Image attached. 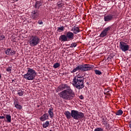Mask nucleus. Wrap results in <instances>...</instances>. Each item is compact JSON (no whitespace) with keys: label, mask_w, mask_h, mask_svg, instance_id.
Instances as JSON below:
<instances>
[{"label":"nucleus","mask_w":131,"mask_h":131,"mask_svg":"<svg viewBox=\"0 0 131 131\" xmlns=\"http://www.w3.org/2000/svg\"><path fill=\"white\" fill-rule=\"evenodd\" d=\"M62 91L58 94L59 97L63 100H72L75 97L74 91L71 89L70 86L67 84H60L57 89V92Z\"/></svg>","instance_id":"1"},{"label":"nucleus","mask_w":131,"mask_h":131,"mask_svg":"<svg viewBox=\"0 0 131 131\" xmlns=\"http://www.w3.org/2000/svg\"><path fill=\"white\" fill-rule=\"evenodd\" d=\"M64 114L67 119H70L72 117L75 120H79V119H82L84 117V114L76 110H72L71 113L69 111H66Z\"/></svg>","instance_id":"2"},{"label":"nucleus","mask_w":131,"mask_h":131,"mask_svg":"<svg viewBox=\"0 0 131 131\" xmlns=\"http://www.w3.org/2000/svg\"><path fill=\"white\" fill-rule=\"evenodd\" d=\"M72 84L77 90H82L84 88V78L77 75L74 77Z\"/></svg>","instance_id":"3"},{"label":"nucleus","mask_w":131,"mask_h":131,"mask_svg":"<svg viewBox=\"0 0 131 131\" xmlns=\"http://www.w3.org/2000/svg\"><path fill=\"white\" fill-rule=\"evenodd\" d=\"M94 68V66L90 64H79L76 68L71 71V73H74L76 71H89Z\"/></svg>","instance_id":"4"},{"label":"nucleus","mask_w":131,"mask_h":131,"mask_svg":"<svg viewBox=\"0 0 131 131\" xmlns=\"http://www.w3.org/2000/svg\"><path fill=\"white\" fill-rule=\"evenodd\" d=\"M27 74L23 76L24 79H26L27 80H34L35 76H36V72H35V70L30 68H27Z\"/></svg>","instance_id":"5"},{"label":"nucleus","mask_w":131,"mask_h":131,"mask_svg":"<svg viewBox=\"0 0 131 131\" xmlns=\"http://www.w3.org/2000/svg\"><path fill=\"white\" fill-rule=\"evenodd\" d=\"M29 45L31 47H35L40 42V39L37 35H31L29 40Z\"/></svg>","instance_id":"6"},{"label":"nucleus","mask_w":131,"mask_h":131,"mask_svg":"<svg viewBox=\"0 0 131 131\" xmlns=\"http://www.w3.org/2000/svg\"><path fill=\"white\" fill-rule=\"evenodd\" d=\"M119 47L122 52H126L129 50V46L123 41L120 42Z\"/></svg>","instance_id":"7"},{"label":"nucleus","mask_w":131,"mask_h":131,"mask_svg":"<svg viewBox=\"0 0 131 131\" xmlns=\"http://www.w3.org/2000/svg\"><path fill=\"white\" fill-rule=\"evenodd\" d=\"M32 18L34 20H36L39 17V11L38 10H34L31 13Z\"/></svg>","instance_id":"8"},{"label":"nucleus","mask_w":131,"mask_h":131,"mask_svg":"<svg viewBox=\"0 0 131 131\" xmlns=\"http://www.w3.org/2000/svg\"><path fill=\"white\" fill-rule=\"evenodd\" d=\"M111 29V27H108L107 28H105L103 31L100 34V37H105L107 35L108 31Z\"/></svg>","instance_id":"9"},{"label":"nucleus","mask_w":131,"mask_h":131,"mask_svg":"<svg viewBox=\"0 0 131 131\" xmlns=\"http://www.w3.org/2000/svg\"><path fill=\"white\" fill-rule=\"evenodd\" d=\"M66 35L68 40H72L74 38V33L70 31L67 32Z\"/></svg>","instance_id":"10"},{"label":"nucleus","mask_w":131,"mask_h":131,"mask_svg":"<svg viewBox=\"0 0 131 131\" xmlns=\"http://www.w3.org/2000/svg\"><path fill=\"white\" fill-rule=\"evenodd\" d=\"M104 20L105 22H110L113 20V15L108 14L107 15L104 16Z\"/></svg>","instance_id":"11"},{"label":"nucleus","mask_w":131,"mask_h":131,"mask_svg":"<svg viewBox=\"0 0 131 131\" xmlns=\"http://www.w3.org/2000/svg\"><path fill=\"white\" fill-rule=\"evenodd\" d=\"M6 55H9V56H13V55H15L16 54V51L12 50V49H8L5 52Z\"/></svg>","instance_id":"12"},{"label":"nucleus","mask_w":131,"mask_h":131,"mask_svg":"<svg viewBox=\"0 0 131 131\" xmlns=\"http://www.w3.org/2000/svg\"><path fill=\"white\" fill-rule=\"evenodd\" d=\"M71 31H73L74 34H77V33H79V32H80V29H79V28L76 26H74L72 30Z\"/></svg>","instance_id":"13"},{"label":"nucleus","mask_w":131,"mask_h":131,"mask_svg":"<svg viewBox=\"0 0 131 131\" xmlns=\"http://www.w3.org/2000/svg\"><path fill=\"white\" fill-rule=\"evenodd\" d=\"M59 40L60 41H68V39H67V36L66 35H61L59 37Z\"/></svg>","instance_id":"14"},{"label":"nucleus","mask_w":131,"mask_h":131,"mask_svg":"<svg viewBox=\"0 0 131 131\" xmlns=\"http://www.w3.org/2000/svg\"><path fill=\"white\" fill-rule=\"evenodd\" d=\"M39 119L41 121H45L47 119H49V114L47 113L45 114L39 118Z\"/></svg>","instance_id":"15"},{"label":"nucleus","mask_w":131,"mask_h":131,"mask_svg":"<svg viewBox=\"0 0 131 131\" xmlns=\"http://www.w3.org/2000/svg\"><path fill=\"white\" fill-rule=\"evenodd\" d=\"M42 5L40 1H37L35 3L34 8L35 9H39V7Z\"/></svg>","instance_id":"16"},{"label":"nucleus","mask_w":131,"mask_h":131,"mask_svg":"<svg viewBox=\"0 0 131 131\" xmlns=\"http://www.w3.org/2000/svg\"><path fill=\"white\" fill-rule=\"evenodd\" d=\"M48 113L50 115V117L51 118H52V117L54 116V113L53 112V107H51L50 108H49V110L48 111Z\"/></svg>","instance_id":"17"},{"label":"nucleus","mask_w":131,"mask_h":131,"mask_svg":"<svg viewBox=\"0 0 131 131\" xmlns=\"http://www.w3.org/2000/svg\"><path fill=\"white\" fill-rule=\"evenodd\" d=\"M6 118L7 119V122L10 123V122H11V121L12 120V118H11V115H6Z\"/></svg>","instance_id":"18"},{"label":"nucleus","mask_w":131,"mask_h":131,"mask_svg":"<svg viewBox=\"0 0 131 131\" xmlns=\"http://www.w3.org/2000/svg\"><path fill=\"white\" fill-rule=\"evenodd\" d=\"M50 125V122L49 121H47L42 124V126L43 128H47Z\"/></svg>","instance_id":"19"},{"label":"nucleus","mask_w":131,"mask_h":131,"mask_svg":"<svg viewBox=\"0 0 131 131\" xmlns=\"http://www.w3.org/2000/svg\"><path fill=\"white\" fill-rule=\"evenodd\" d=\"M123 114V112L122 111V110H118L116 113V115H122V114Z\"/></svg>","instance_id":"20"},{"label":"nucleus","mask_w":131,"mask_h":131,"mask_svg":"<svg viewBox=\"0 0 131 131\" xmlns=\"http://www.w3.org/2000/svg\"><path fill=\"white\" fill-rule=\"evenodd\" d=\"M17 95H18V96H22L24 95V92L22 91V90H19L17 92Z\"/></svg>","instance_id":"21"},{"label":"nucleus","mask_w":131,"mask_h":131,"mask_svg":"<svg viewBox=\"0 0 131 131\" xmlns=\"http://www.w3.org/2000/svg\"><path fill=\"white\" fill-rule=\"evenodd\" d=\"M15 107L16 109H19V110H21V108H22V106L18 103L15 104Z\"/></svg>","instance_id":"22"},{"label":"nucleus","mask_w":131,"mask_h":131,"mask_svg":"<svg viewBox=\"0 0 131 131\" xmlns=\"http://www.w3.org/2000/svg\"><path fill=\"white\" fill-rule=\"evenodd\" d=\"M95 74H96L97 75H102V72L101 71H100L99 70H95Z\"/></svg>","instance_id":"23"},{"label":"nucleus","mask_w":131,"mask_h":131,"mask_svg":"<svg viewBox=\"0 0 131 131\" xmlns=\"http://www.w3.org/2000/svg\"><path fill=\"white\" fill-rule=\"evenodd\" d=\"M60 67V63L56 62L53 65V68H58Z\"/></svg>","instance_id":"24"},{"label":"nucleus","mask_w":131,"mask_h":131,"mask_svg":"<svg viewBox=\"0 0 131 131\" xmlns=\"http://www.w3.org/2000/svg\"><path fill=\"white\" fill-rule=\"evenodd\" d=\"M64 31V27L62 26L61 27H58L57 28V31H59V32H60V31Z\"/></svg>","instance_id":"25"},{"label":"nucleus","mask_w":131,"mask_h":131,"mask_svg":"<svg viewBox=\"0 0 131 131\" xmlns=\"http://www.w3.org/2000/svg\"><path fill=\"white\" fill-rule=\"evenodd\" d=\"M56 5L58 8H62L63 7V4L61 2H58Z\"/></svg>","instance_id":"26"},{"label":"nucleus","mask_w":131,"mask_h":131,"mask_svg":"<svg viewBox=\"0 0 131 131\" xmlns=\"http://www.w3.org/2000/svg\"><path fill=\"white\" fill-rule=\"evenodd\" d=\"M94 131H104V130L101 127H97L95 129Z\"/></svg>","instance_id":"27"},{"label":"nucleus","mask_w":131,"mask_h":131,"mask_svg":"<svg viewBox=\"0 0 131 131\" xmlns=\"http://www.w3.org/2000/svg\"><path fill=\"white\" fill-rule=\"evenodd\" d=\"M76 46H77V44H76V43H73L71 45V46L70 47V48H75V47H76Z\"/></svg>","instance_id":"28"},{"label":"nucleus","mask_w":131,"mask_h":131,"mask_svg":"<svg viewBox=\"0 0 131 131\" xmlns=\"http://www.w3.org/2000/svg\"><path fill=\"white\" fill-rule=\"evenodd\" d=\"M7 72H11L12 71V67H9L6 69Z\"/></svg>","instance_id":"29"},{"label":"nucleus","mask_w":131,"mask_h":131,"mask_svg":"<svg viewBox=\"0 0 131 131\" xmlns=\"http://www.w3.org/2000/svg\"><path fill=\"white\" fill-rule=\"evenodd\" d=\"M16 82L15 81V80H12V83L13 84H14V86H17L18 85V84L17 83H15Z\"/></svg>","instance_id":"30"},{"label":"nucleus","mask_w":131,"mask_h":131,"mask_svg":"<svg viewBox=\"0 0 131 131\" xmlns=\"http://www.w3.org/2000/svg\"><path fill=\"white\" fill-rule=\"evenodd\" d=\"M37 23L38 24H39V25H42V24H43V22H42V20H39Z\"/></svg>","instance_id":"31"},{"label":"nucleus","mask_w":131,"mask_h":131,"mask_svg":"<svg viewBox=\"0 0 131 131\" xmlns=\"http://www.w3.org/2000/svg\"><path fill=\"white\" fill-rule=\"evenodd\" d=\"M110 92L109 91H106V94L105 93H104L105 95H107V96H111V95L110 94Z\"/></svg>","instance_id":"32"},{"label":"nucleus","mask_w":131,"mask_h":131,"mask_svg":"<svg viewBox=\"0 0 131 131\" xmlns=\"http://www.w3.org/2000/svg\"><path fill=\"white\" fill-rule=\"evenodd\" d=\"M79 99H80V100H83V99H84V98L83 97V95H81L79 96Z\"/></svg>","instance_id":"33"},{"label":"nucleus","mask_w":131,"mask_h":131,"mask_svg":"<svg viewBox=\"0 0 131 131\" xmlns=\"http://www.w3.org/2000/svg\"><path fill=\"white\" fill-rule=\"evenodd\" d=\"M102 122H103L104 124H105V123H107V122L105 121V118H104L102 119Z\"/></svg>","instance_id":"34"},{"label":"nucleus","mask_w":131,"mask_h":131,"mask_svg":"<svg viewBox=\"0 0 131 131\" xmlns=\"http://www.w3.org/2000/svg\"><path fill=\"white\" fill-rule=\"evenodd\" d=\"M5 116H0V119H4Z\"/></svg>","instance_id":"35"},{"label":"nucleus","mask_w":131,"mask_h":131,"mask_svg":"<svg viewBox=\"0 0 131 131\" xmlns=\"http://www.w3.org/2000/svg\"><path fill=\"white\" fill-rule=\"evenodd\" d=\"M1 37H2V39H4L6 37H5V36H2Z\"/></svg>","instance_id":"36"},{"label":"nucleus","mask_w":131,"mask_h":131,"mask_svg":"<svg viewBox=\"0 0 131 131\" xmlns=\"http://www.w3.org/2000/svg\"><path fill=\"white\" fill-rule=\"evenodd\" d=\"M129 126L130 128H131V121L130 122V123L129 124Z\"/></svg>","instance_id":"37"},{"label":"nucleus","mask_w":131,"mask_h":131,"mask_svg":"<svg viewBox=\"0 0 131 131\" xmlns=\"http://www.w3.org/2000/svg\"><path fill=\"white\" fill-rule=\"evenodd\" d=\"M2 78V74H1V72H0V79Z\"/></svg>","instance_id":"38"},{"label":"nucleus","mask_w":131,"mask_h":131,"mask_svg":"<svg viewBox=\"0 0 131 131\" xmlns=\"http://www.w3.org/2000/svg\"><path fill=\"white\" fill-rule=\"evenodd\" d=\"M14 1H16V2H18V1H19V0H14Z\"/></svg>","instance_id":"39"},{"label":"nucleus","mask_w":131,"mask_h":131,"mask_svg":"<svg viewBox=\"0 0 131 131\" xmlns=\"http://www.w3.org/2000/svg\"><path fill=\"white\" fill-rule=\"evenodd\" d=\"M50 131H53V130L51 129V130H50Z\"/></svg>","instance_id":"40"}]
</instances>
